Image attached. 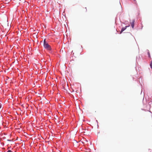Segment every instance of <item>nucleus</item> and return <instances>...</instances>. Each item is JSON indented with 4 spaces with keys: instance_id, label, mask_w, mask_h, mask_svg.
Wrapping results in <instances>:
<instances>
[{
    "instance_id": "423d86ee",
    "label": "nucleus",
    "mask_w": 152,
    "mask_h": 152,
    "mask_svg": "<svg viewBox=\"0 0 152 152\" xmlns=\"http://www.w3.org/2000/svg\"><path fill=\"white\" fill-rule=\"evenodd\" d=\"M7 152H12L11 150H9Z\"/></svg>"
},
{
    "instance_id": "7ed1b4c3",
    "label": "nucleus",
    "mask_w": 152,
    "mask_h": 152,
    "mask_svg": "<svg viewBox=\"0 0 152 152\" xmlns=\"http://www.w3.org/2000/svg\"><path fill=\"white\" fill-rule=\"evenodd\" d=\"M127 27L128 26H126L125 27H123L121 29V32H120V33H121L122 32H123L124 30H125L126 29Z\"/></svg>"
},
{
    "instance_id": "0eeeda50",
    "label": "nucleus",
    "mask_w": 152,
    "mask_h": 152,
    "mask_svg": "<svg viewBox=\"0 0 152 152\" xmlns=\"http://www.w3.org/2000/svg\"><path fill=\"white\" fill-rule=\"evenodd\" d=\"M7 141H11V140H7Z\"/></svg>"
},
{
    "instance_id": "f257e3e1",
    "label": "nucleus",
    "mask_w": 152,
    "mask_h": 152,
    "mask_svg": "<svg viewBox=\"0 0 152 152\" xmlns=\"http://www.w3.org/2000/svg\"><path fill=\"white\" fill-rule=\"evenodd\" d=\"M44 46L45 48L48 50H51V48L49 44L46 42L45 39L44 41Z\"/></svg>"
},
{
    "instance_id": "39448f33",
    "label": "nucleus",
    "mask_w": 152,
    "mask_h": 152,
    "mask_svg": "<svg viewBox=\"0 0 152 152\" xmlns=\"http://www.w3.org/2000/svg\"><path fill=\"white\" fill-rule=\"evenodd\" d=\"M148 54L149 57L150 58H151V56H150V53L149 52L148 53Z\"/></svg>"
},
{
    "instance_id": "f03ea898",
    "label": "nucleus",
    "mask_w": 152,
    "mask_h": 152,
    "mask_svg": "<svg viewBox=\"0 0 152 152\" xmlns=\"http://www.w3.org/2000/svg\"><path fill=\"white\" fill-rule=\"evenodd\" d=\"M134 20H131V21H130V23L132 28H134Z\"/></svg>"
},
{
    "instance_id": "20e7f679",
    "label": "nucleus",
    "mask_w": 152,
    "mask_h": 152,
    "mask_svg": "<svg viewBox=\"0 0 152 152\" xmlns=\"http://www.w3.org/2000/svg\"><path fill=\"white\" fill-rule=\"evenodd\" d=\"M150 66L151 67V68L152 69V61H151V62L150 64Z\"/></svg>"
}]
</instances>
